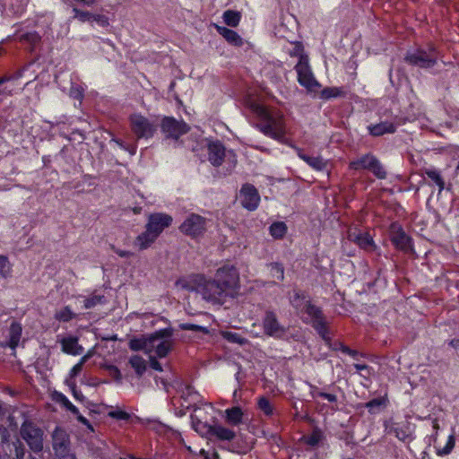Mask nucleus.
Wrapping results in <instances>:
<instances>
[{"label": "nucleus", "instance_id": "11", "mask_svg": "<svg viewBox=\"0 0 459 459\" xmlns=\"http://www.w3.org/2000/svg\"><path fill=\"white\" fill-rule=\"evenodd\" d=\"M297 73L298 82L307 90H312L319 83L314 76V74L309 65L308 57H301L294 67Z\"/></svg>", "mask_w": 459, "mask_h": 459}, {"label": "nucleus", "instance_id": "4", "mask_svg": "<svg viewBox=\"0 0 459 459\" xmlns=\"http://www.w3.org/2000/svg\"><path fill=\"white\" fill-rule=\"evenodd\" d=\"M302 315L307 316V317L302 318L303 322L306 324H310L316 333L325 341V342L326 344H330L332 341L330 336V329L323 309L310 302V304H307V307H305Z\"/></svg>", "mask_w": 459, "mask_h": 459}, {"label": "nucleus", "instance_id": "45", "mask_svg": "<svg viewBox=\"0 0 459 459\" xmlns=\"http://www.w3.org/2000/svg\"><path fill=\"white\" fill-rule=\"evenodd\" d=\"M55 317L59 322L67 323L75 318V314L72 311L69 306H65L56 313Z\"/></svg>", "mask_w": 459, "mask_h": 459}, {"label": "nucleus", "instance_id": "30", "mask_svg": "<svg viewBox=\"0 0 459 459\" xmlns=\"http://www.w3.org/2000/svg\"><path fill=\"white\" fill-rule=\"evenodd\" d=\"M157 238L158 237L156 235L145 229L143 232L136 237L134 245L137 246L140 250H144L150 247Z\"/></svg>", "mask_w": 459, "mask_h": 459}, {"label": "nucleus", "instance_id": "54", "mask_svg": "<svg viewBox=\"0 0 459 459\" xmlns=\"http://www.w3.org/2000/svg\"><path fill=\"white\" fill-rule=\"evenodd\" d=\"M96 22L100 27H108L109 25L108 18L100 13H93V17H91V21Z\"/></svg>", "mask_w": 459, "mask_h": 459}, {"label": "nucleus", "instance_id": "34", "mask_svg": "<svg viewBox=\"0 0 459 459\" xmlns=\"http://www.w3.org/2000/svg\"><path fill=\"white\" fill-rule=\"evenodd\" d=\"M423 175L427 176L434 185L438 187V192L441 193L445 189V180L440 172L435 169H425Z\"/></svg>", "mask_w": 459, "mask_h": 459}, {"label": "nucleus", "instance_id": "16", "mask_svg": "<svg viewBox=\"0 0 459 459\" xmlns=\"http://www.w3.org/2000/svg\"><path fill=\"white\" fill-rule=\"evenodd\" d=\"M241 204L249 212L255 211L260 204L257 189L251 184H244L240 189Z\"/></svg>", "mask_w": 459, "mask_h": 459}, {"label": "nucleus", "instance_id": "19", "mask_svg": "<svg viewBox=\"0 0 459 459\" xmlns=\"http://www.w3.org/2000/svg\"><path fill=\"white\" fill-rule=\"evenodd\" d=\"M179 391L181 393V399L184 401L182 405L187 408L194 407L203 401L202 395L189 384H182Z\"/></svg>", "mask_w": 459, "mask_h": 459}, {"label": "nucleus", "instance_id": "29", "mask_svg": "<svg viewBox=\"0 0 459 459\" xmlns=\"http://www.w3.org/2000/svg\"><path fill=\"white\" fill-rule=\"evenodd\" d=\"M324 439H325L324 432L318 427H315L312 429L310 434L303 435L302 437L300 438V440L304 444H306L311 447L317 446Z\"/></svg>", "mask_w": 459, "mask_h": 459}, {"label": "nucleus", "instance_id": "18", "mask_svg": "<svg viewBox=\"0 0 459 459\" xmlns=\"http://www.w3.org/2000/svg\"><path fill=\"white\" fill-rule=\"evenodd\" d=\"M208 160L213 167H220L225 159V147L219 140L211 142L207 146Z\"/></svg>", "mask_w": 459, "mask_h": 459}, {"label": "nucleus", "instance_id": "10", "mask_svg": "<svg viewBox=\"0 0 459 459\" xmlns=\"http://www.w3.org/2000/svg\"><path fill=\"white\" fill-rule=\"evenodd\" d=\"M70 437L67 432L60 427H56L52 434V447L55 455L60 459H71L74 455L70 453Z\"/></svg>", "mask_w": 459, "mask_h": 459}, {"label": "nucleus", "instance_id": "37", "mask_svg": "<svg viewBox=\"0 0 459 459\" xmlns=\"http://www.w3.org/2000/svg\"><path fill=\"white\" fill-rule=\"evenodd\" d=\"M257 409L266 417H272L274 412V407L266 396H260L256 402Z\"/></svg>", "mask_w": 459, "mask_h": 459}, {"label": "nucleus", "instance_id": "52", "mask_svg": "<svg viewBox=\"0 0 459 459\" xmlns=\"http://www.w3.org/2000/svg\"><path fill=\"white\" fill-rule=\"evenodd\" d=\"M179 328L185 331H194V332H201L206 333L208 332L207 328L203 325L191 324V323H183L179 325Z\"/></svg>", "mask_w": 459, "mask_h": 459}, {"label": "nucleus", "instance_id": "55", "mask_svg": "<svg viewBox=\"0 0 459 459\" xmlns=\"http://www.w3.org/2000/svg\"><path fill=\"white\" fill-rule=\"evenodd\" d=\"M109 416L119 420H128L131 417L128 412L122 410L112 411L109 412Z\"/></svg>", "mask_w": 459, "mask_h": 459}, {"label": "nucleus", "instance_id": "50", "mask_svg": "<svg viewBox=\"0 0 459 459\" xmlns=\"http://www.w3.org/2000/svg\"><path fill=\"white\" fill-rule=\"evenodd\" d=\"M312 396L314 398H323L327 400L329 403H337V395L334 394L326 393L324 391H320L316 388V391L312 393Z\"/></svg>", "mask_w": 459, "mask_h": 459}, {"label": "nucleus", "instance_id": "53", "mask_svg": "<svg viewBox=\"0 0 459 459\" xmlns=\"http://www.w3.org/2000/svg\"><path fill=\"white\" fill-rule=\"evenodd\" d=\"M106 368L109 372V375L111 376V377L117 383H121L122 382L123 377H122L120 369L117 366H115V365H108Z\"/></svg>", "mask_w": 459, "mask_h": 459}, {"label": "nucleus", "instance_id": "23", "mask_svg": "<svg viewBox=\"0 0 459 459\" xmlns=\"http://www.w3.org/2000/svg\"><path fill=\"white\" fill-rule=\"evenodd\" d=\"M15 35L19 42L30 48L31 51L41 42V36L36 30L22 32V30H18Z\"/></svg>", "mask_w": 459, "mask_h": 459}, {"label": "nucleus", "instance_id": "44", "mask_svg": "<svg viewBox=\"0 0 459 459\" xmlns=\"http://www.w3.org/2000/svg\"><path fill=\"white\" fill-rule=\"evenodd\" d=\"M171 350H172L171 341L164 340L156 345L155 353L159 358L162 359V358L167 357Z\"/></svg>", "mask_w": 459, "mask_h": 459}, {"label": "nucleus", "instance_id": "17", "mask_svg": "<svg viewBox=\"0 0 459 459\" xmlns=\"http://www.w3.org/2000/svg\"><path fill=\"white\" fill-rule=\"evenodd\" d=\"M349 238L351 241L366 252L372 253L379 250L373 237L368 231L357 230L350 233Z\"/></svg>", "mask_w": 459, "mask_h": 459}, {"label": "nucleus", "instance_id": "41", "mask_svg": "<svg viewBox=\"0 0 459 459\" xmlns=\"http://www.w3.org/2000/svg\"><path fill=\"white\" fill-rule=\"evenodd\" d=\"M455 446V433L453 429L452 433L448 436L446 445L443 447L437 448V455L439 456H446L452 453Z\"/></svg>", "mask_w": 459, "mask_h": 459}, {"label": "nucleus", "instance_id": "39", "mask_svg": "<svg viewBox=\"0 0 459 459\" xmlns=\"http://www.w3.org/2000/svg\"><path fill=\"white\" fill-rule=\"evenodd\" d=\"M287 225L283 221H275L271 224L269 232L275 239L282 238L287 233Z\"/></svg>", "mask_w": 459, "mask_h": 459}, {"label": "nucleus", "instance_id": "8", "mask_svg": "<svg viewBox=\"0 0 459 459\" xmlns=\"http://www.w3.org/2000/svg\"><path fill=\"white\" fill-rule=\"evenodd\" d=\"M129 124L137 139L149 140L154 136L157 131V125L142 114H132L129 117Z\"/></svg>", "mask_w": 459, "mask_h": 459}, {"label": "nucleus", "instance_id": "59", "mask_svg": "<svg viewBox=\"0 0 459 459\" xmlns=\"http://www.w3.org/2000/svg\"><path fill=\"white\" fill-rule=\"evenodd\" d=\"M25 70H26L25 67H23V68L18 69L13 74L8 75V78L10 79V82L11 81H17V80L21 79L22 77H23Z\"/></svg>", "mask_w": 459, "mask_h": 459}, {"label": "nucleus", "instance_id": "43", "mask_svg": "<svg viewBox=\"0 0 459 459\" xmlns=\"http://www.w3.org/2000/svg\"><path fill=\"white\" fill-rule=\"evenodd\" d=\"M222 336L230 343L244 345L247 342V340L245 337L236 332L225 331L222 332Z\"/></svg>", "mask_w": 459, "mask_h": 459}, {"label": "nucleus", "instance_id": "32", "mask_svg": "<svg viewBox=\"0 0 459 459\" xmlns=\"http://www.w3.org/2000/svg\"><path fill=\"white\" fill-rule=\"evenodd\" d=\"M128 364L134 368L136 376L142 377L146 372L147 364L145 359L140 355H132L128 359Z\"/></svg>", "mask_w": 459, "mask_h": 459}, {"label": "nucleus", "instance_id": "25", "mask_svg": "<svg viewBox=\"0 0 459 459\" xmlns=\"http://www.w3.org/2000/svg\"><path fill=\"white\" fill-rule=\"evenodd\" d=\"M216 30L230 45L237 48L244 45V39L237 31L220 25H216Z\"/></svg>", "mask_w": 459, "mask_h": 459}, {"label": "nucleus", "instance_id": "12", "mask_svg": "<svg viewBox=\"0 0 459 459\" xmlns=\"http://www.w3.org/2000/svg\"><path fill=\"white\" fill-rule=\"evenodd\" d=\"M172 222L171 215L165 212H152L147 218L145 229L159 238L165 229L171 226Z\"/></svg>", "mask_w": 459, "mask_h": 459}, {"label": "nucleus", "instance_id": "21", "mask_svg": "<svg viewBox=\"0 0 459 459\" xmlns=\"http://www.w3.org/2000/svg\"><path fill=\"white\" fill-rule=\"evenodd\" d=\"M22 333V326L21 323L13 321L9 327V339L6 342L1 344L3 348H10L15 352L16 348L19 345Z\"/></svg>", "mask_w": 459, "mask_h": 459}, {"label": "nucleus", "instance_id": "2", "mask_svg": "<svg viewBox=\"0 0 459 459\" xmlns=\"http://www.w3.org/2000/svg\"><path fill=\"white\" fill-rule=\"evenodd\" d=\"M251 109L256 117L255 127L265 136L281 142L286 135L283 113L273 107L253 103Z\"/></svg>", "mask_w": 459, "mask_h": 459}, {"label": "nucleus", "instance_id": "49", "mask_svg": "<svg viewBox=\"0 0 459 459\" xmlns=\"http://www.w3.org/2000/svg\"><path fill=\"white\" fill-rule=\"evenodd\" d=\"M385 403H386L385 397H377V398H374V399H371L370 401H368L365 406L370 413H374L376 408L384 406V405H385Z\"/></svg>", "mask_w": 459, "mask_h": 459}, {"label": "nucleus", "instance_id": "60", "mask_svg": "<svg viewBox=\"0 0 459 459\" xmlns=\"http://www.w3.org/2000/svg\"><path fill=\"white\" fill-rule=\"evenodd\" d=\"M150 367L158 372H161L163 370L161 364L154 357L150 358Z\"/></svg>", "mask_w": 459, "mask_h": 459}, {"label": "nucleus", "instance_id": "28", "mask_svg": "<svg viewBox=\"0 0 459 459\" xmlns=\"http://www.w3.org/2000/svg\"><path fill=\"white\" fill-rule=\"evenodd\" d=\"M128 347L133 351H144L145 352L151 351V347H153L152 342L151 341L150 335L147 337H134L130 339L128 342Z\"/></svg>", "mask_w": 459, "mask_h": 459}, {"label": "nucleus", "instance_id": "35", "mask_svg": "<svg viewBox=\"0 0 459 459\" xmlns=\"http://www.w3.org/2000/svg\"><path fill=\"white\" fill-rule=\"evenodd\" d=\"M243 419V411L240 407L234 406L226 410V420L231 425H238Z\"/></svg>", "mask_w": 459, "mask_h": 459}, {"label": "nucleus", "instance_id": "1", "mask_svg": "<svg viewBox=\"0 0 459 459\" xmlns=\"http://www.w3.org/2000/svg\"><path fill=\"white\" fill-rule=\"evenodd\" d=\"M197 285L204 299L222 305L238 292L239 273L236 266L227 264L216 270L212 279L198 276Z\"/></svg>", "mask_w": 459, "mask_h": 459}, {"label": "nucleus", "instance_id": "58", "mask_svg": "<svg viewBox=\"0 0 459 459\" xmlns=\"http://www.w3.org/2000/svg\"><path fill=\"white\" fill-rule=\"evenodd\" d=\"M71 390H72L73 396L74 397L75 400L82 402L85 398L84 395L82 394V393L77 389V386L75 384H73L71 385Z\"/></svg>", "mask_w": 459, "mask_h": 459}, {"label": "nucleus", "instance_id": "62", "mask_svg": "<svg viewBox=\"0 0 459 459\" xmlns=\"http://www.w3.org/2000/svg\"><path fill=\"white\" fill-rule=\"evenodd\" d=\"M114 252L122 258H129L134 255V253L128 250L114 249Z\"/></svg>", "mask_w": 459, "mask_h": 459}, {"label": "nucleus", "instance_id": "6", "mask_svg": "<svg viewBox=\"0 0 459 459\" xmlns=\"http://www.w3.org/2000/svg\"><path fill=\"white\" fill-rule=\"evenodd\" d=\"M389 239L394 248L404 254L414 252L413 239L398 221H393L388 229Z\"/></svg>", "mask_w": 459, "mask_h": 459}, {"label": "nucleus", "instance_id": "56", "mask_svg": "<svg viewBox=\"0 0 459 459\" xmlns=\"http://www.w3.org/2000/svg\"><path fill=\"white\" fill-rule=\"evenodd\" d=\"M290 56H299V60L301 59V57H308L304 54V47L301 42L295 43V46L290 52Z\"/></svg>", "mask_w": 459, "mask_h": 459}, {"label": "nucleus", "instance_id": "24", "mask_svg": "<svg viewBox=\"0 0 459 459\" xmlns=\"http://www.w3.org/2000/svg\"><path fill=\"white\" fill-rule=\"evenodd\" d=\"M297 155L316 171H323L327 167V161L324 160L322 156H310L305 153L301 149L298 150Z\"/></svg>", "mask_w": 459, "mask_h": 459}, {"label": "nucleus", "instance_id": "61", "mask_svg": "<svg viewBox=\"0 0 459 459\" xmlns=\"http://www.w3.org/2000/svg\"><path fill=\"white\" fill-rule=\"evenodd\" d=\"M76 417V420L82 424L83 426H86L89 429H91V422L88 419H86L84 416H82L80 411H78V413L74 414Z\"/></svg>", "mask_w": 459, "mask_h": 459}, {"label": "nucleus", "instance_id": "40", "mask_svg": "<svg viewBox=\"0 0 459 459\" xmlns=\"http://www.w3.org/2000/svg\"><path fill=\"white\" fill-rule=\"evenodd\" d=\"M54 399L72 414L78 413V408L74 405L63 393L56 392L54 394Z\"/></svg>", "mask_w": 459, "mask_h": 459}, {"label": "nucleus", "instance_id": "46", "mask_svg": "<svg viewBox=\"0 0 459 459\" xmlns=\"http://www.w3.org/2000/svg\"><path fill=\"white\" fill-rule=\"evenodd\" d=\"M152 345L154 346V342L160 339H168L173 335V330L170 327L162 328L155 331L154 333L149 334Z\"/></svg>", "mask_w": 459, "mask_h": 459}, {"label": "nucleus", "instance_id": "15", "mask_svg": "<svg viewBox=\"0 0 459 459\" xmlns=\"http://www.w3.org/2000/svg\"><path fill=\"white\" fill-rule=\"evenodd\" d=\"M264 333L273 338H281L285 333L286 328L281 325L273 311H266L263 319Z\"/></svg>", "mask_w": 459, "mask_h": 459}, {"label": "nucleus", "instance_id": "9", "mask_svg": "<svg viewBox=\"0 0 459 459\" xmlns=\"http://www.w3.org/2000/svg\"><path fill=\"white\" fill-rule=\"evenodd\" d=\"M179 230L192 238L202 236L206 230V219L199 214L191 213L179 226Z\"/></svg>", "mask_w": 459, "mask_h": 459}, {"label": "nucleus", "instance_id": "33", "mask_svg": "<svg viewBox=\"0 0 459 459\" xmlns=\"http://www.w3.org/2000/svg\"><path fill=\"white\" fill-rule=\"evenodd\" d=\"M346 94L342 87H325L321 91L320 98L328 100L335 98H344Z\"/></svg>", "mask_w": 459, "mask_h": 459}, {"label": "nucleus", "instance_id": "38", "mask_svg": "<svg viewBox=\"0 0 459 459\" xmlns=\"http://www.w3.org/2000/svg\"><path fill=\"white\" fill-rule=\"evenodd\" d=\"M13 264L5 255H0V280H6L12 277Z\"/></svg>", "mask_w": 459, "mask_h": 459}, {"label": "nucleus", "instance_id": "22", "mask_svg": "<svg viewBox=\"0 0 459 459\" xmlns=\"http://www.w3.org/2000/svg\"><path fill=\"white\" fill-rule=\"evenodd\" d=\"M310 302L311 299L308 293L300 290H294L293 295L290 298V303L298 314H302Z\"/></svg>", "mask_w": 459, "mask_h": 459}, {"label": "nucleus", "instance_id": "57", "mask_svg": "<svg viewBox=\"0 0 459 459\" xmlns=\"http://www.w3.org/2000/svg\"><path fill=\"white\" fill-rule=\"evenodd\" d=\"M86 360V358L85 357H82L80 361L78 363H76L71 369H70V372H69V375L71 377H77L82 370V366L84 364Z\"/></svg>", "mask_w": 459, "mask_h": 459}, {"label": "nucleus", "instance_id": "63", "mask_svg": "<svg viewBox=\"0 0 459 459\" xmlns=\"http://www.w3.org/2000/svg\"><path fill=\"white\" fill-rule=\"evenodd\" d=\"M25 455V450L22 444L15 447V455L17 459H23Z\"/></svg>", "mask_w": 459, "mask_h": 459}, {"label": "nucleus", "instance_id": "26", "mask_svg": "<svg viewBox=\"0 0 459 459\" xmlns=\"http://www.w3.org/2000/svg\"><path fill=\"white\" fill-rule=\"evenodd\" d=\"M61 348L64 353L77 356L83 352V348L78 342V338L74 336L65 337L61 341Z\"/></svg>", "mask_w": 459, "mask_h": 459}, {"label": "nucleus", "instance_id": "48", "mask_svg": "<svg viewBox=\"0 0 459 459\" xmlns=\"http://www.w3.org/2000/svg\"><path fill=\"white\" fill-rule=\"evenodd\" d=\"M270 271L273 277H275L279 281H283L284 279V268L281 263H272L270 264Z\"/></svg>", "mask_w": 459, "mask_h": 459}, {"label": "nucleus", "instance_id": "13", "mask_svg": "<svg viewBox=\"0 0 459 459\" xmlns=\"http://www.w3.org/2000/svg\"><path fill=\"white\" fill-rule=\"evenodd\" d=\"M383 427L386 435H394L400 441L405 442L411 438V429L408 421L395 422L390 419L384 421Z\"/></svg>", "mask_w": 459, "mask_h": 459}, {"label": "nucleus", "instance_id": "64", "mask_svg": "<svg viewBox=\"0 0 459 459\" xmlns=\"http://www.w3.org/2000/svg\"><path fill=\"white\" fill-rule=\"evenodd\" d=\"M448 344L454 348L455 350V351L457 352L458 356H459V338H454L452 339Z\"/></svg>", "mask_w": 459, "mask_h": 459}, {"label": "nucleus", "instance_id": "31", "mask_svg": "<svg viewBox=\"0 0 459 459\" xmlns=\"http://www.w3.org/2000/svg\"><path fill=\"white\" fill-rule=\"evenodd\" d=\"M3 6L11 14L20 16L25 10L26 3L24 0H3Z\"/></svg>", "mask_w": 459, "mask_h": 459}, {"label": "nucleus", "instance_id": "42", "mask_svg": "<svg viewBox=\"0 0 459 459\" xmlns=\"http://www.w3.org/2000/svg\"><path fill=\"white\" fill-rule=\"evenodd\" d=\"M107 303V299L104 295H91L85 298L83 300V308L91 309L98 305H104Z\"/></svg>", "mask_w": 459, "mask_h": 459}, {"label": "nucleus", "instance_id": "14", "mask_svg": "<svg viewBox=\"0 0 459 459\" xmlns=\"http://www.w3.org/2000/svg\"><path fill=\"white\" fill-rule=\"evenodd\" d=\"M161 130L167 138L178 140L189 130L186 123L178 121L172 117H165L161 121Z\"/></svg>", "mask_w": 459, "mask_h": 459}, {"label": "nucleus", "instance_id": "27", "mask_svg": "<svg viewBox=\"0 0 459 459\" xmlns=\"http://www.w3.org/2000/svg\"><path fill=\"white\" fill-rule=\"evenodd\" d=\"M204 428H207V431L221 441H231L235 438L236 433L230 429L225 428L221 425L207 426L204 425Z\"/></svg>", "mask_w": 459, "mask_h": 459}, {"label": "nucleus", "instance_id": "5", "mask_svg": "<svg viewBox=\"0 0 459 459\" xmlns=\"http://www.w3.org/2000/svg\"><path fill=\"white\" fill-rule=\"evenodd\" d=\"M351 170H368L377 178L385 179L387 173L381 161L371 152L363 154L349 163Z\"/></svg>", "mask_w": 459, "mask_h": 459}, {"label": "nucleus", "instance_id": "7", "mask_svg": "<svg viewBox=\"0 0 459 459\" xmlns=\"http://www.w3.org/2000/svg\"><path fill=\"white\" fill-rule=\"evenodd\" d=\"M43 430L35 423L25 420L20 429L21 437L27 443L30 450L35 453L43 449Z\"/></svg>", "mask_w": 459, "mask_h": 459}, {"label": "nucleus", "instance_id": "47", "mask_svg": "<svg viewBox=\"0 0 459 459\" xmlns=\"http://www.w3.org/2000/svg\"><path fill=\"white\" fill-rule=\"evenodd\" d=\"M353 368L357 370L359 376L367 380L370 378V377L375 373V370L372 367L367 364H353Z\"/></svg>", "mask_w": 459, "mask_h": 459}, {"label": "nucleus", "instance_id": "36", "mask_svg": "<svg viewBox=\"0 0 459 459\" xmlns=\"http://www.w3.org/2000/svg\"><path fill=\"white\" fill-rule=\"evenodd\" d=\"M223 22L227 26L235 28L241 21V13L234 10H226L222 14Z\"/></svg>", "mask_w": 459, "mask_h": 459}, {"label": "nucleus", "instance_id": "3", "mask_svg": "<svg viewBox=\"0 0 459 459\" xmlns=\"http://www.w3.org/2000/svg\"><path fill=\"white\" fill-rule=\"evenodd\" d=\"M439 57V49L435 43L429 41L424 46L409 48L404 55L403 61L408 65L429 70L437 65Z\"/></svg>", "mask_w": 459, "mask_h": 459}, {"label": "nucleus", "instance_id": "20", "mask_svg": "<svg viewBox=\"0 0 459 459\" xmlns=\"http://www.w3.org/2000/svg\"><path fill=\"white\" fill-rule=\"evenodd\" d=\"M399 126L400 123L385 120L377 124H370L367 129L371 136L379 137L386 134L395 133Z\"/></svg>", "mask_w": 459, "mask_h": 459}, {"label": "nucleus", "instance_id": "51", "mask_svg": "<svg viewBox=\"0 0 459 459\" xmlns=\"http://www.w3.org/2000/svg\"><path fill=\"white\" fill-rule=\"evenodd\" d=\"M73 12L74 13V17L77 18L79 21L85 22H91V17H93V13L83 11L79 8L74 7L73 9Z\"/></svg>", "mask_w": 459, "mask_h": 459}]
</instances>
